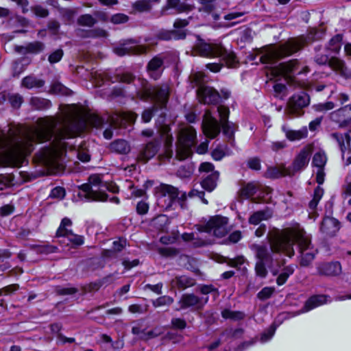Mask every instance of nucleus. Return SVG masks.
Segmentation results:
<instances>
[{
	"instance_id": "338daca9",
	"label": "nucleus",
	"mask_w": 351,
	"mask_h": 351,
	"mask_svg": "<svg viewBox=\"0 0 351 351\" xmlns=\"http://www.w3.org/2000/svg\"><path fill=\"white\" fill-rule=\"evenodd\" d=\"M314 61L319 65H329L330 59L326 54L317 53L314 57Z\"/></svg>"
},
{
	"instance_id": "f3484780",
	"label": "nucleus",
	"mask_w": 351,
	"mask_h": 351,
	"mask_svg": "<svg viewBox=\"0 0 351 351\" xmlns=\"http://www.w3.org/2000/svg\"><path fill=\"white\" fill-rule=\"evenodd\" d=\"M197 95L199 101L204 104H217L221 98L220 94L210 86H199Z\"/></svg>"
},
{
	"instance_id": "6e6d98bb",
	"label": "nucleus",
	"mask_w": 351,
	"mask_h": 351,
	"mask_svg": "<svg viewBox=\"0 0 351 351\" xmlns=\"http://www.w3.org/2000/svg\"><path fill=\"white\" fill-rule=\"evenodd\" d=\"M335 105L332 101H327L323 104H318L313 106V109L317 112H326L332 110Z\"/></svg>"
},
{
	"instance_id": "4c0bfd02",
	"label": "nucleus",
	"mask_w": 351,
	"mask_h": 351,
	"mask_svg": "<svg viewBox=\"0 0 351 351\" xmlns=\"http://www.w3.org/2000/svg\"><path fill=\"white\" fill-rule=\"evenodd\" d=\"M169 128L167 125L162 127V132L165 135V156L171 158L173 156V151L170 149L173 142V136L169 134Z\"/></svg>"
},
{
	"instance_id": "0e129e2a",
	"label": "nucleus",
	"mask_w": 351,
	"mask_h": 351,
	"mask_svg": "<svg viewBox=\"0 0 351 351\" xmlns=\"http://www.w3.org/2000/svg\"><path fill=\"white\" fill-rule=\"evenodd\" d=\"M63 56V51L62 49H57L49 56V61L50 63L53 64L59 62Z\"/></svg>"
},
{
	"instance_id": "aec40b11",
	"label": "nucleus",
	"mask_w": 351,
	"mask_h": 351,
	"mask_svg": "<svg viewBox=\"0 0 351 351\" xmlns=\"http://www.w3.org/2000/svg\"><path fill=\"white\" fill-rule=\"evenodd\" d=\"M160 147V140L154 139L147 143L140 151L138 160L145 163L153 158Z\"/></svg>"
},
{
	"instance_id": "e2e57ef3",
	"label": "nucleus",
	"mask_w": 351,
	"mask_h": 351,
	"mask_svg": "<svg viewBox=\"0 0 351 351\" xmlns=\"http://www.w3.org/2000/svg\"><path fill=\"white\" fill-rule=\"evenodd\" d=\"M31 10L36 16L39 17L45 18L49 14L47 9L45 8L41 5H36L34 7H32Z\"/></svg>"
},
{
	"instance_id": "c756f323",
	"label": "nucleus",
	"mask_w": 351,
	"mask_h": 351,
	"mask_svg": "<svg viewBox=\"0 0 351 351\" xmlns=\"http://www.w3.org/2000/svg\"><path fill=\"white\" fill-rule=\"evenodd\" d=\"M186 37V33L184 30H160L156 34L158 40H169L171 39H184Z\"/></svg>"
},
{
	"instance_id": "9d476101",
	"label": "nucleus",
	"mask_w": 351,
	"mask_h": 351,
	"mask_svg": "<svg viewBox=\"0 0 351 351\" xmlns=\"http://www.w3.org/2000/svg\"><path fill=\"white\" fill-rule=\"evenodd\" d=\"M195 227L199 232H213L217 237H224L230 230L228 219L219 215L213 217L206 225H196Z\"/></svg>"
},
{
	"instance_id": "bf43d9fd",
	"label": "nucleus",
	"mask_w": 351,
	"mask_h": 351,
	"mask_svg": "<svg viewBox=\"0 0 351 351\" xmlns=\"http://www.w3.org/2000/svg\"><path fill=\"white\" fill-rule=\"evenodd\" d=\"M108 33L104 29L96 28L88 32V36L90 38H106Z\"/></svg>"
},
{
	"instance_id": "a19ab883",
	"label": "nucleus",
	"mask_w": 351,
	"mask_h": 351,
	"mask_svg": "<svg viewBox=\"0 0 351 351\" xmlns=\"http://www.w3.org/2000/svg\"><path fill=\"white\" fill-rule=\"evenodd\" d=\"M341 41L342 36L337 34L330 40L326 49L332 52L338 53L341 49Z\"/></svg>"
},
{
	"instance_id": "b1692460",
	"label": "nucleus",
	"mask_w": 351,
	"mask_h": 351,
	"mask_svg": "<svg viewBox=\"0 0 351 351\" xmlns=\"http://www.w3.org/2000/svg\"><path fill=\"white\" fill-rule=\"evenodd\" d=\"M340 224L338 220L333 217H324L320 226V230L323 234L328 237H333L339 231Z\"/></svg>"
},
{
	"instance_id": "8fccbe9b",
	"label": "nucleus",
	"mask_w": 351,
	"mask_h": 351,
	"mask_svg": "<svg viewBox=\"0 0 351 351\" xmlns=\"http://www.w3.org/2000/svg\"><path fill=\"white\" fill-rule=\"evenodd\" d=\"M158 253L165 257H175L179 254V250L171 247H164L158 249Z\"/></svg>"
},
{
	"instance_id": "680f3d73",
	"label": "nucleus",
	"mask_w": 351,
	"mask_h": 351,
	"mask_svg": "<svg viewBox=\"0 0 351 351\" xmlns=\"http://www.w3.org/2000/svg\"><path fill=\"white\" fill-rule=\"evenodd\" d=\"M162 332L163 331L161 328H156L150 331L147 332L146 334H144L143 336V340L147 341L151 339L157 337L162 334Z\"/></svg>"
},
{
	"instance_id": "9b49d317",
	"label": "nucleus",
	"mask_w": 351,
	"mask_h": 351,
	"mask_svg": "<svg viewBox=\"0 0 351 351\" xmlns=\"http://www.w3.org/2000/svg\"><path fill=\"white\" fill-rule=\"evenodd\" d=\"M309 104V95L305 92H300L289 98L285 112L289 117H300L304 114L303 108Z\"/></svg>"
},
{
	"instance_id": "473e14b6",
	"label": "nucleus",
	"mask_w": 351,
	"mask_h": 351,
	"mask_svg": "<svg viewBox=\"0 0 351 351\" xmlns=\"http://www.w3.org/2000/svg\"><path fill=\"white\" fill-rule=\"evenodd\" d=\"M219 179V172L215 171L207 176L202 182V186L208 191H212L217 186V181Z\"/></svg>"
},
{
	"instance_id": "c03bdc74",
	"label": "nucleus",
	"mask_w": 351,
	"mask_h": 351,
	"mask_svg": "<svg viewBox=\"0 0 351 351\" xmlns=\"http://www.w3.org/2000/svg\"><path fill=\"white\" fill-rule=\"evenodd\" d=\"M173 302L174 300L172 297L169 295H162L153 300L152 304L156 308L165 306H169L173 304Z\"/></svg>"
},
{
	"instance_id": "f704fd0d",
	"label": "nucleus",
	"mask_w": 351,
	"mask_h": 351,
	"mask_svg": "<svg viewBox=\"0 0 351 351\" xmlns=\"http://www.w3.org/2000/svg\"><path fill=\"white\" fill-rule=\"evenodd\" d=\"M289 171L285 165H280L278 167L269 168L265 173L267 178H277L282 176H289Z\"/></svg>"
},
{
	"instance_id": "6e6552de",
	"label": "nucleus",
	"mask_w": 351,
	"mask_h": 351,
	"mask_svg": "<svg viewBox=\"0 0 351 351\" xmlns=\"http://www.w3.org/2000/svg\"><path fill=\"white\" fill-rule=\"evenodd\" d=\"M256 259L255 264L256 275L265 278L268 274L267 266L270 267L273 265L274 258L271 252L265 245L254 243L250 246Z\"/></svg>"
},
{
	"instance_id": "1a4fd4ad",
	"label": "nucleus",
	"mask_w": 351,
	"mask_h": 351,
	"mask_svg": "<svg viewBox=\"0 0 351 351\" xmlns=\"http://www.w3.org/2000/svg\"><path fill=\"white\" fill-rule=\"evenodd\" d=\"M196 132L195 130L189 126L180 130L178 141L176 147V158L179 160H182L191 154V147L195 143Z\"/></svg>"
},
{
	"instance_id": "de8ad7c7",
	"label": "nucleus",
	"mask_w": 351,
	"mask_h": 351,
	"mask_svg": "<svg viewBox=\"0 0 351 351\" xmlns=\"http://www.w3.org/2000/svg\"><path fill=\"white\" fill-rule=\"evenodd\" d=\"M324 194V189L317 186L314 191V195L312 200L309 202V208L315 210Z\"/></svg>"
},
{
	"instance_id": "c85d7f7f",
	"label": "nucleus",
	"mask_w": 351,
	"mask_h": 351,
	"mask_svg": "<svg viewBox=\"0 0 351 351\" xmlns=\"http://www.w3.org/2000/svg\"><path fill=\"white\" fill-rule=\"evenodd\" d=\"M330 137L335 140L343 156L345 152L350 147L351 138L348 133L341 134L338 132L332 133Z\"/></svg>"
},
{
	"instance_id": "dca6fc26",
	"label": "nucleus",
	"mask_w": 351,
	"mask_h": 351,
	"mask_svg": "<svg viewBox=\"0 0 351 351\" xmlns=\"http://www.w3.org/2000/svg\"><path fill=\"white\" fill-rule=\"evenodd\" d=\"M72 221L69 218H64L57 230L56 236L58 237L66 238L71 243L75 245H81L84 243V238L82 236L75 234L67 227L71 226Z\"/></svg>"
},
{
	"instance_id": "72a5a7b5",
	"label": "nucleus",
	"mask_w": 351,
	"mask_h": 351,
	"mask_svg": "<svg viewBox=\"0 0 351 351\" xmlns=\"http://www.w3.org/2000/svg\"><path fill=\"white\" fill-rule=\"evenodd\" d=\"M297 65V60H292L287 62L281 63L278 66L276 75H283L292 73L296 69Z\"/></svg>"
},
{
	"instance_id": "37998d69",
	"label": "nucleus",
	"mask_w": 351,
	"mask_h": 351,
	"mask_svg": "<svg viewBox=\"0 0 351 351\" xmlns=\"http://www.w3.org/2000/svg\"><path fill=\"white\" fill-rule=\"evenodd\" d=\"M221 315L225 319H230L234 321L241 320L244 318L245 314L241 311H234L230 309H224Z\"/></svg>"
},
{
	"instance_id": "7ed1b4c3",
	"label": "nucleus",
	"mask_w": 351,
	"mask_h": 351,
	"mask_svg": "<svg viewBox=\"0 0 351 351\" xmlns=\"http://www.w3.org/2000/svg\"><path fill=\"white\" fill-rule=\"evenodd\" d=\"M324 32L313 29L306 36L289 39L276 47H267L261 50L260 61L264 64H273L276 60L290 56L301 49L305 44L322 38Z\"/></svg>"
},
{
	"instance_id": "3c124183",
	"label": "nucleus",
	"mask_w": 351,
	"mask_h": 351,
	"mask_svg": "<svg viewBox=\"0 0 351 351\" xmlns=\"http://www.w3.org/2000/svg\"><path fill=\"white\" fill-rule=\"evenodd\" d=\"M51 90L54 93L68 95L71 90L60 82H54L51 85Z\"/></svg>"
},
{
	"instance_id": "ea45409f",
	"label": "nucleus",
	"mask_w": 351,
	"mask_h": 351,
	"mask_svg": "<svg viewBox=\"0 0 351 351\" xmlns=\"http://www.w3.org/2000/svg\"><path fill=\"white\" fill-rule=\"evenodd\" d=\"M30 104L36 110H44L51 106L49 100L38 97H32L30 100Z\"/></svg>"
},
{
	"instance_id": "a211bd4d",
	"label": "nucleus",
	"mask_w": 351,
	"mask_h": 351,
	"mask_svg": "<svg viewBox=\"0 0 351 351\" xmlns=\"http://www.w3.org/2000/svg\"><path fill=\"white\" fill-rule=\"evenodd\" d=\"M330 119L339 123V128H345L351 122V104L346 105L330 114Z\"/></svg>"
},
{
	"instance_id": "6ab92c4d",
	"label": "nucleus",
	"mask_w": 351,
	"mask_h": 351,
	"mask_svg": "<svg viewBox=\"0 0 351 351\" xmlns=\"http://www.w3.org/2000/svg\"><path fill=\"white\" fill-rule=\"evenodd\" d=\"M327 162V156L324 151H319L313 157L312 164L317 168L316 172V181L319 184L324 182V166Z\"/></svg>"
},
{
	"instance_id": "a878e982",
	"label": "nucleus",
	"mask_w": 351,
	"mask_h": 351,
	"mask_svg": "<svg viewBox=\"0 0 351 351\" xmlns=\"http://www.w3.org/2000/svg\"><path fill=\"white\" fill-rule=\"evenodd\" d=\"M326 303V296L324 295H313L304 304V306L295 315L308 312L319 306Z\"/></svg>"
},
{
	"instance_id": "4468645a",
	"label": "nucleus",
	"mask_w": 351,
	"mask_h": 351,
	"mask_svg": "<svg viewBox=\"0 0 351 351\" xmlns=\"http://www.w3.org/2000/svg\"><path fill=\"white\" fill-rule=\"evenodd\" d=\"M208 298H199L193 293H184L178 302L179 308L176 311L191 308V310H200L208 302Z\"/></svg>"
},
{
	"instance_id": "423d86ee",
	"label": "nucleus",
	"mask_w": 351,
	"mask_h": 351,
	"mask_svg": "<svg viewBox=\"0 0 351 351\" xmlns=\"http://www.w3.org/2000/svg\"><path fill=\"white\" fill-rule=\"evenodd\" d=\"M195 51L204 57H220L230 67H234L238 62L237 57L232 51H228L221 45L209 44L199 40L195 46Z\"/></svg>"
},
{
	"instance_id": "69168bd1",
	"label": "nucleus",
	"mask_w": 351,
	"mask_h": 351,
	"mask_svg": "<svg viewBox=\"0 0 351 351\" xmlns=\"http://www.w3.org/2000/svg\"><path fill=\"white\" fill-rule=\"evenodd\" d=\"M276 331V327L271 326L267 331L262 334L261 337V341L262 342H266L269 341L274 335Z\"/></svg>"
},
{
	"instance_id": "864d4df0",
	"label": "nucleus",
	"mask_w": 351,
	"mask_h": 351,
	"mask_svg": "<svg viewBox=\"0 0 351 351\" xmlns=\"http://www.w3.org/2000/svg\"><path fill=\"white\" fill-rule=\"evenodd\" d=\"M193 171V169L191 165L181 166L177 171V175L181 178H189Z\"/></svg>"
},
{
	"instance_id": "58836bf2",
	"label": "nucleus",
	"mask_w": 351,
	"mask_h": 351,
	"mask_svg": "<svg viewBox=\"0 0 351 351\" xmlns=\"http://www.w3.org/2000/svg\"><path fill=\"white\" fill-rule=\"evenodd\" d=\"M295 267L296 266L294 265H289L285 267L282 273L278 276L276 283L280 286L284 285L288 278L293 274Z\"/></svg>"
},
{
	"instance_id": "774afa93",
	"label": "nucleus",
	"mask_w": 351,
	"mask_h": 351,
	"mask_svg": "<svg viewBox=\"0 0 351 351\" xmlns=\"http://www.w3.org/2000/svg\"><path fill=\"white\" fill-rule=\"evenodd\" d=\"M126 240L123 239H119L118 241L113 242L112 250L117 253L121 252L126 245Z\"/></svg>"
},
{
	"instance_id": "bb28decb",
	"label": "nucleus",
	"mask_w": 351,
	"mask_h": 351,
	"mask_svg": "<svg viewBox=\"0 0 351 351\" xmlns=\"http://www.w3.org/2000/svg\"><path fill=\"white\" fill-rule=\"evenodd\" d=\"M282 130L285 133L286 138L290 141H300L306 138L308 136V130L306 127H303L298 130H293L289 129L285 125H283L282 127Z\"/></svg>"
},
{
	"instance_id": "f257e3e1",
	"label": "nucleus",
	"mask_w": 351,
	"mask_h": 351,
	"mask_svg": "<svg viewBox=\"0 0 351 351\" xmlns=\"http://www.w3.org/2000/svg\"><path fill=\"white\" fill-rule=\"evenodd\" d=\"M104 121L95 114L84 117L75 106H71L58 116L38 119L28 129L11 127L0 130L2 159L5 165L19 167L34 144L52 141L50 147L40 152L39 158L49 173H58L63 169L61 158L66 148L64 141L80 135L88 125L100 128Z\"/></svg>"
},
{
	"instance_id": "39448f33",
	"label": "nucleus",
	"mask_w": 351,
	"mask_h": 351,
	"mask_svg": "<svg viewBox=\"0 0 351 351\" xmlns=\"http://www.w3.org/2000/svg\"><path fill=\"white\" fill-rule=\"evenodd\" d=\"M136 96L142 100L152 99L156 102L154 106L151 108L145 110L142 113L143 121L145 123H148L151 121L154 112L158 110V106H159L160 109L165 108L169 99V87L167 84L156 87L145 86L136 92Z\"/></svg>"
},
{
	"instance_id": "5701e85b",
	"label": "nucleus",
	"mask_w": 351,
	"mask_h": 351,
	"mask_svg": "<svg viewBox=\"0 0 351 351\" xmlns=\"http://www.w3.org/2000/svg\"><path fill=\"white\" fill-rule=\"evenodd\" d=\"M329 66L337 74L345 79H351V69H349L346 62L336 57L330 58Z\"/></svg>"
},
{
	"instance_id": "79ce46f5",
	"label": "nucleus",
	"mask_w": 351,
	"mask_h": 351,
	"mask_svg": "<svg viewBox=\"0 0 351 351\" xmlns=\"http://www.w3.org/2000/svg\"><path fill=\"white\" fill-rule=\"evenodd\" d=\"M257 186L255 184L250 182L243 186L240 190V195L243 198L247 199L254 195L256 191Z\"/></svg>"
},
{
	"instance_id": "e433bc0d",
	"label": "nucleus",
	"mask_w": 351,
	"mask_h": 351,
	"mask_svg": "<svg viewBox=\"0 0 351 351\" xmlns=\"http://www.w3.org/2000/svg\"><path fill=\"white\" fill-rule=\"evenodd\" d=\"M271 217V214L265 210H259L254 213L249 218V223L252 225H258L263 220H267Z\"/></svg>"
},
{
	"instance_id": "f03ea898",
	"label": "nucleus",
	"mask_w": 351,
	"mask_h": 351,
	"mask_svg": "<svg viewBox=\"0 0 351 351\" xmlns=\"http://www.w3.org/2000/svg\"><path fill=\"white\" fill-rule=\"evenodd\" d=\"M297 245L301 267H308L315 258L317 250L311 243V237L303 229L287 228L269 239L271 251L283 254L289 258L295 255Z\"/></svg>"
},
{
	"instance_id": "2eb2a0df",
	"label": "nucleus",
	"mask_w": 351,
	"mask_h": 351,
	"mask_svg": "<svg viewBox=\"0 0 351 351\" xmlns=\"http://www.w3.org/2000/svg\"><path fill=\"white\" fill-rule=\"evenodd\" d=\"M157 193L160 204L165 208H170L179 195V191L176 187L167 184H161L157 188Z\"/></svg>"
},
{
	"instance_id": "13d9d810",
	"label": "nucleus",
	"mask_w": 351,
	"mask_h": 351,
	"mask_svg": "<svg viewBox=\"0 0 351 351\" xmlns=\"http://www.w3.org/2000/svg\"><path fill=\"white\" fill-rule=\"evenodd\" d=\"M275 289L274 287H264L260 292L258 293V298L260 300H265L269 298L271 295L274 293Z\"/></svg>"
},
{
	"instance_id": "603ef678",
	"label": "nucleus",
	"mask_w": 351,
	"mask_h": 351,
	"mask_svg": "<svg viewBox=\"0 0 351 351\" xmlns=\"http://www.w3.org/2000/svg\"><path fill=\"white\" fill-rule=\"evenodd\" d=\"M128 20V16L123 13L115 14L110 19V21L115 25L125 23Z\"/></svg>"
},
{
	"instance_id": "5fc2aeb1",
	"label": "nucleus",
	"mask_w": 351,
	"mask_h": 351,
	"mask_svg": "<svg viewBox=\"0 0 351 351\" xmlns=\"http://www.w3.org/2000/svg\"><path fill=\"white\" fill-rule=\"evenodd\" d=\"M44 49V45L41 42L35 41L27 44L28 53H37Z\"/></svg>"
},
{
	"instance_id": "09e8293b",
	"label": "nucleus",
	"mask_w": 351,
	"mask_h": 351,
	"mask_svg": "<svg viewBox=\"0 0 351 351\" xmlns=\"http://www.w3.org/2000/svg\"><path fill=\"white\" fill-rule=\"evenodd\" d=\"M132 8L135 10L140 12H148L152 9L151 6L149 5V4H148V3H147V1H146V0H139V1H135L132 4Z\"/></svg>"
},
{
	"instance_id": "4d7b16f0",
	"label": "nucleus",
	"mask_w": 351,
	"mask_h": 351,
	"mask_svg": "<svg viewBox=\"0 0 351 351\" xmlns=\"http://www.w3.org/2000/svg\"><path fill=\"white\" fill-rule=\"evenodd\" d=\"M58 247L51 245H39L36 247V252L40 254H51L57 252Z\"/></svg>"
},
{
	"instance_id": "49530a36",
	"label": "nucleus",
	"mask_w": 351,
	"mask_h": 351,
	"mask_svg": "<svg viewBox=\"0 0 351 351\" xmlns=\"http://www.w3.org/2000/svg\"><path fill=\"white\" fill-rule=\"evenodd\" d=\"M217 0H198L202 7L199 9V12H205L207 13L212 12L216 8Z\"/></svg>"
},
{
	"instance_id": "4be33fe9",
	"label": "nucleus",
	"mask_w": 351,
	"mask_h": 351,
	"mask_svg": "<svg viewBox=\"0 0 351 351\" xmlns=\"http://www.w3.org/2000/svg\"><path fill=\"white\" fill-rule=\"evenodd\" d=\"M165 58L161 55L154 56L147 65V71L154 80H158L162 72Z\"/></svg>"
},
{
	"instance_id": "cd10ccee",
	"label": "nucleus",
	"mask_w": 351,
	"mask_h": 351,
	"mask_svg": "<svg viewBox=\"0 0 351 351\" xmlns=\"http://www.w3.org/2000/svg\"><path fill=\"white\" fill-rule=\"evenodd\" d=\"M174 9L178 12L191 11L193 6L182 3L180 0H167L166 5L162 9V14H165L169 9Z\"/></svg>"
},
{
	"instance_id": "412c9836",
	"label": "nucleus",
	"mask_w": 351,
	"mask_h": 351,
	"mask_svg": "<svg viewBox=\"0 0 351 351\" xmlns=\"http://www.w3.org/2000/svg\"><path fill=\"white\" fill-rule=\"evenodd\" d=\"M133 40H130L120 46L114 47L113 51L119 56H123L130 54H138L146 51V48L143 46L134 45Z\"/></svg>"
},
{
	"instance_id": "7c9ffc66",
	"label": "nucleus",
	"mask_w": 351,
	"mask_h": 351,
	"mask_svg": "<svg viewBox=\"0 0 351 351\" xmlns=\"http://www.w3.org/2000/svg\"><path fill=\"white\" fill-rule=\"evenodd\" d=\"M320 274L326 276H337L341 272V266L339 262L324 263L319 267Z\"/></svg>"
},
{
	"instance_id": "ddd939ff",
	"label": "nucleus",
	"mask_w": 351,
	"mask_h": 351,
	"mask_svg": "<svg viewBox=\"0 0 351 351\" xmlns=\"http://www.w3.org/2000/svg\"><path fill=\"white\" fill-rule=\"evenodd\" d=\"M313 152V146L308 145L302 148L293 160L291 166L287 167L289 176H292L296 173L304 169L308 165L310 156Z\"/></svg>"
},
{
	"instance_id": "052dcab7",
	"label": "nucleus",
	"mask_w": 351,
	"mask_h": 351,
	"mask_svg": "<svg viewBox=\"0 0 351 351\" xmlns=\"http://www.w3.org/2000/svg\"><path fill=\"white\" fill-rule=\"evenodd\" d=\"M8 100L13 108H18L23 102V97L19 94H12L9 96Z\"/></svg>"
},
{
	"instance_id": "20e7f679",
	"label": "nucleus",
	"mask_w": 351,
	"mask_h": 351,
	"mask_svg": "<svg viewBox=\"0 0 351 351\" xmlns=\"http://www.w3.org/2000/svg\"><path fill=\"white\" fill-rule=\"evenodd\" d=\"M217 112L219 121L213 116L210 110L205 111L202 121V129L204 134L210 138H214L219 134L221 128L223 134L230 139L232 138L236 125L228 121L229 108L224 106H219Z\"/></svg>"
},
{
	"instance_id": "f8f14e48",
	"label": "nucleus",
	"mask_w": 351,
	"mask_h": 351,
	"mask_svg": "<svg viewBox=\"0 0 351 351\" xmlns=\"http://www.w3.org/2000/svg\"><path fill=\"white\" fill-rule=\"evenodd\" d=\"M137 115L132 112H124L121 114H114L108 117L107 121L110 123V128H106L104 132V136L106 139H110L112 137V128L116 129L119 127H125L128 123L135 121Z\"/></svg>"
},
{
	"instance_id": "c9c22d12",
	"label": "nucleus",
	"mask_w": 351,
	"mask_h": 351,
	"mask_svg": "<svg viewBox=\"0 0 351 351\" xmlns=\"http://www.w3.org/2000/svg\"><path fill=\"white\" fill-rule=\"evenodd\" d=\"M45 82L34 76H27L22 80V86L31 89L34 88H40L43 86Z\"/></svg>"
},
{
	"instance_id": "2f4dec72",
	"label": "nucleus",
	"mask_w": 351,
	"mask_h": 351,
	"mask_svg": "<svg viewBox=\"0 0 351 351\" xmlns=\"http://www.w3.org/2000/svg\"><path fill=\"white\" fill-rule=\"evenodd\" d=\"M110 149L121 154H126L130 151V146L125 140H117L110 144Z\"/></svg>"
},
{
	"instance_id": "0eeeda50",
	"label": "nucleus",
	"mask_w": 351,
	"mask_h": 351,
	"mask_svg": "<svg viewBox=\"0 0 351 351\" xmlns=\"http://www.w3.org/2000/svg\"><path fill=\"white\" fill-rule=\"evenodd\" d=\"M82 191L80 196L88 201H106L108 195L105 193L107 184L102 181L100 175L94 174L89 177L88 183L80 186Z\"/></svg>"
},
{
	"instance_id": "a18cd8bd",
	"label": "nucleus",
	"mask_w": 351,
	"mask_h": 351,
	"mask_svg": "<svg viewBox=\"0 0 351 351\" xmlns=\"http://www.w3.org/2000/svg\"><path fill=\"white\" fill-rule=\"evenodd\" d=\"M97 23V20L90 14H83L77 19L80 25L91 27Z\"/></svg>"
},
{
	"instance_id": "393cba45",
	"label": "nucleus",
	"mask_w": 351,
	"mask_h": 351,
	"mask_svg": "<svg viewBox=\"0 0 351 351\" xmlns=\"http://www.w3.org/2000/svg\"><path fill=\"white\" fill-rule=\"evenodd\" d=\"M196 284V280L186 275L178 276L170 282L171 289H186L193 287Z\"/></svg>"
}]
</instances>
